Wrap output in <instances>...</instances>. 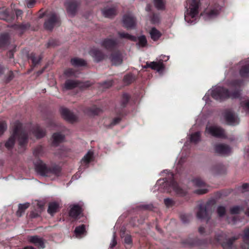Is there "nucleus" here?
<instances>
[{"label": "nucleus", "instance_id": "f257e3e1", "mask_svg": "<svg viewBox=\"0 0 249 249\" xmlns=\"http://www.w3.org/2000/svg\"><path fill=\"white\" fill-rule=\"evenodd\" d=\"M28 134L23 127L22 124L16 122L14 126L13 132L5 143V146L8 149L12 148L15 144L16 139H18L19 145L23 146L27 142Z\"/></svg>", "mask_w": 249, "mask_h": 249}, {"label": "nucleus", "instance_id": "f03ea898", "mask_svg": "<svg viewBox=\"0 0 249 249\" xmlns=\"http://www.w3.org/2000/svg\"><path fill=\"white\" fill-rule=\"evenodd\" d=\"M200 2L196 0H187L184 18L186 21L190 24L196 20L195 18L198 14Z\"/></svg>", "mask_w": 249, "mask_h": 249}, {"label": "nucleus", "instance_id": "7ed1b4c3", "mask_svg": "<svg viewBox=\"0 0 249 249\" xmlns=\"http://www.w3.org/2000/svg\"><path fill=\"white\" fill-rule=\"evenodd\" d=\"M211 95L214 99L222 101L228 98H238L239 97L240 93L238 90L230 93L228 89L223 87H217L212 89Z\"/></svg>", "mask_w": 249, "mask_h": 249}, {"label": "nucleus", "instance_id": "20e7f679", "mask_svg": "<svg viewBox=\"0 0 249 249\" xmlns=\"http://www.w3.org/2000/svg\"><path fill=\"white\" fill-rule=\"evenodd\" d=\"M205 132L216 138H223L226 137L224 130L220 126L215 124L207 125L206 127Z\"/></svg>", "mask_w": 249, "mask_h": 249}, {"label": "nucleus", "instance_id": "39448f33", "mask_svg": "<svg viewBox=\"0 0 249 249\" xmlns=\"http://www.w3.org/2000/svg\"><path fill=\"white\" fill-rule=\"evenodd\" d=\"M91 85V84L89 81L81 82L78 80H67L65 82L64 88L67 90L72 89L77 87L84 89L90 87Z\"/></svg>", "mask_w": 249, "mask_h": 249}, {"label": "nucleus", "instance_id": "423d86ee", "mask_svg": "<svg viewBox=\"0 0 249 249\" xmlns=\"http://www.w3.org/2000/svg\"><path fill=\"white\" fill-rule=\"evenodd\" d=\"M44 25L46 30L52 31L54 26L59 25V18L55 14L52 13L47 16Z\"/></svg>", "mask_w": 249, "mask_h": 249}, {"label": "nucleus", "instance_id": "0eeeda50", "mask_svg": "<svg viewBox=\"0 0 249 249\" xmlns=\"http://www.w3.org/2000/svg\"><path fill=\"white\" fill-rule=\"evenodd\" d=\"M224 116L229 124L234 125L238 124L239 122L238 117L231 110H226L224 112Z\"/></svg>", "mask_w": 249, "mask_h": 249}, {"label": "nucleus", "instance_id": "6e6552de", "mask_svg": "<svg viewBox=\"0 0 249 249\" xmlns=\"http://www.w3.org/2000/svg\"><path fill=\"white\" fill-rule=\"evenodd\" d=\"M123 26L127 29H133L136 25V18L130 15H126L123 18Z\"/></svg>", "mask_w": 249, "mask_h": 249}, {"label": "nucleus", "instance_id": "1a4fd4ad", "mask_svg": "<svg viewBox=\"0 0 249 249\" xmlns=\"http://www.w3.org/2000/svg\"><path fill=\"white\" fill-rule=\"evenodd\" d=\"M70 208L69 216L75 219L79 218L83 212L82 207L78 204H72L70 206Z\"/></svg>", "mask_w": 249, "mask_h": 249}, {"label": "nucleus", "instance_id": "9d476101", "mask_svg": "<svg viewBox=\"0 0 249 249\" xmlns=\"http://www.w3.org/2000/svg\"><path fill=\"white\" fill-rule=\"evenodd\" d=\"M89 54L96 62H99L103 60L106 57L103 52L97 48L91 49L89 52Z\"/></svg>", "mask_w": 249, "mask_h": 249}, {"label": "nucleus", "instance_id": "9b49d317", "mask_svg": "<svg viewBox=\"0 0 249 249\" xmlns=\"http://www.w3.org/2000/svg\"><path fill=\"white\" fill-rule=\"evenodd\" d=\"M196 216L198 219H205L207 221L210 219V216L207 211L206 206L203 204L199 205Z\"/></svg>", "mask_w": 249, "mask_h": 249}, {"label": "nucleus", "instance_id": "f8f14e48", "mask_svg": "<svg viewBox=\"0 0 249 249\" xmlns=\"http://www.w3.org/2000/svg\"><path fill=\"white\" fill-rule=\"evenodd\" d=\"M165 185L169 184L173 190L176 192L177 194L180 196H183L187 193V191L185 189L180 188L178 184L173 179H172L170 182H165Z\"/></svg>", "mask_w": 249, "mask_h": 249}, {"label": "nucleus", "instance_id": "ddd939ff", "mask_svg": "<svg viewBox=\"0 0 249 249\" xmlns=\"http://www.w3.org/2000/svg\"><path fill=\"white\" fill-rule=\"evenodd\" d=\"M214 150L216 153L220 155H228L231 151L229 145L225 144H217L214 146Z\"/></svg>", "mask_w": 249, "mask_h": 249}, {"label": "nucleus", "instance_id": "4468645a", "mask_svg": "<svg viewBox=\"0 0 249 249\" xmlns=\"http://www.w3.org/2000/svg\"><path fill=\"white\" fill-rule=\"evenodd\" d=\"M65 5L68 14L71 16H74L77 10L78 3L76 1H70L66 3Z\"/></svg>", "mask_w": 249, "mask_h": 249}, {"label": "nucleus", "instance_id": "2eb2a0df", "mask_svg": "<svg viewBox=\"0 0 249 249\" xmlns=\"http://www.w3.org/2000/svg\"><path fill=\"white\" fill-rule=\"evenodd\" d=\"M27 239L30 243L34 244L38 248L44 249L45 247L43 239L37 235L29 236Z\"/></svg>", "mask_w": 249, "mask_h": 249}, {"label": "nucleus", "instance_id": "dca6fc26", "mask_svg": "<svg viewBox=\"0 0 249 249\" xmlns=\"http://www.w3.org/2000/svg\"><path fill=\"white\" fill-rule=\"evenodd\" d=\"M61 114L64 119L70 122L73 123L77 120L76 116L67 108H62Z\"/></svg>", "mask_w": 249, "mask_h": 249}, {"label": "nucleus", "instance_id": "f3484780", "mask_svg": "<svg viewBox=\"0 0 249 249\" xmlns=\"http://www.w3.org/2000/svg\"><path fill=\"white\" fill-rule=\"evenodd\" d=\"M61 114L64 119L70 122L73 123L77 120L76 116L67 108H62Z\"/></svg>", "mask_w": 249, "mask_h": 249}, {"label": "nucleus", "instance_id": "a211bd4d", "mask_svg": "<svg viewBox=\"0 0 249 249\" xmlns=\"http://www.w3.org/2000/svg\"><path fill=\"white\" fill-rule=\"evenodd\" d=\"M48 170L46 164L42 161H40L36 164V170L37 173L42 176H48Z\"/></svg>", "mask_w": 249, "mask_h": 249}, {"label": "nucleus", "instance_id": "6ab92c4d", "mask_svg": "<svg viewBox=\"0 0 249 249\" xmlns=\"http://www.w3.org/2000/svg\"><path fill=\"white\" fill-rule=\"evenodd\" d=\"M110 60L112 64L115 66L121 65L123 61L122 55L119 52L112 53Z\"/></svg>", "mask_w": 249, "mask_h": 249}, {"label": "nucleus", "instance_id": "aec40b11", "mask_svg": "<svg viewBox=\"0 0 249 249\" xmlns=\"http://www.w3.org/2000/svg\"><path fill=\"white\" fill-rule=\"evenodd\" d=\"M118 44L116 39L106 38L101 42V46L107 49H112L115 48Z\"/></svg>", "mask_w": 249, "mask_h": 249}, {"label": "nucleus", "instance_id": "412c9836", "mask_svg": "<svg viewBox=\"0 0 249 249\" xmlns=\"http://www.w3.org/2000/svg\"><path fill=\"white\" fill-rule=\"evenodd\" d=\"M64 135L59 133H54L52 136V144L57 146L64 141Z\"/></svg>", "mask_w": 249, "mask_h": 249}, {"label": "nucleus", "instance_id": "4be33fe9", "mask_svg": "<svg viewBox=\"0 0 249 249\" xmlns=\"http://www.w3.org/2000/svg\"><path fill=\"white\" fill-rule=\"evenodd\" d=\"M30 26V24L28 22L20 24H17L13 26L14 29L20 35L23 34V33L27 30L29 29Z\"/></svg>", "mask_w": 249, "mask_h": 249}, {"label": "nucleus", "instance_id": "5701e85b", "mask_svg": "<svg viewBox=\"0 0 249 249\" xmlns=\"http://www.w3.org/2000/svg\"><path fill=\"white\" fill-rule=\"evenodd\" d=\"M103 16L107 18H112L116 15V10L114 8H106L102 10Z\"/></svg>", "mask_w": 249, "mask_h": 249}, {"label": "nucleus", "instance_id": "b1692460", "mask_svg": "<svg viewBox=\"0 0 249 249\" xmlns=\"http://www.w3.org/2000/svg\"><path fill=\"white\" fill-rule=\"evenodd\" d=\"M9 35L7 34L0 35V48H4L10 43Z\"/></svg>", "mask_w": 249, "mask_h": 249}, {"label": "nucleus", "instance_id": "393cba45", "mask_svg": "<svg viewBox=\"0 0 249 249\" xmlns=\"http://www.w3.org/2000/svg\"><path fill=\"white\" fill-rule=\"evenodd\" d=\"M150 67L152 70H156L158 72L161 71L164 69V65L162 61L151 62H150Z\"/></svg>", "mask_w": 249, "mask_h": 249}, {"label": "nucleus", "instance_id": "a878e982", "mask_svg": "<svg viewBox=\"0 0 249 249\" xmlns=\"http://www.w3.org/2000/svg\"><path fill=\"white\" fill-rule=\"evenodd\" d=\"M59 208V206L58 203L56 202H51L49 204L47 211L51 215H53L58 211Z\"/></svg>", "mask_w": 249, "mask_h": 249}, {"label": "nucleus", "instance_id": "bb28decb", "mask_svg": "<svg viewBox=\"0 0 249 249\" xmlns=\"http://www.w3.org/2000/svg\"><path fill=\"white\" fill-rule=\"evenodd\" d=\"M219 14V11L217 9H213L210 10L206 11L204 14H201V15L204 17L205 19H207L208 18H213L218 15Z\"/></svg>", "mask_w": 249, "mask_h": 249}, {"label": "nucleus", "instance_id": "cd10ccee", "mask_svg": "<svg viewBox=\"0 0 249 249\" xmlns=\"http://www.w3.org/2000/svg\"><path fill=\"white\" fill-rule=\"evenodd\" d=\"M32 132L37 139L44 137L46 134L45 131L38 126H36L33 128Z\"/></svg>", "mask_w": 249, "mask_h": 249}, {"label": "nucleus", "instance_id": "c85d7f7f", "mask_svg": "<svg viewBox=\"0 0 249 249\" xmlns=\"http://www.w3.org/2000/svg\"><path fill=\"white\" fill-rule=\"evenodd\" d=\"M150 37L154 41L158 40L161 36V33L156 28H152L149 32Z\"/></svg>", "mask_w": 249, "mask_h": 249}, {"label": "nucleus", "instance_id": "c756f323", "mask_svg": "<svg viewBox=\"0 0 249 249\" xmlns=\"http://www.w3.org/2000/svg\"><path fill=\"white\" fill-rule=\"evenodd\" d=\"M74 232L77 237H81L82 235H86V226L82 224L79 226L76 227L74 230Z\"/></svg>", "mask_w": 249, "mask_h": 249}, {"label": "nucleus", "instance_id": "7c9ffc66", "mask_svg": "<svg viewBox=\"0 0 249 249\" xmlns=\"http://www.w3.org/2000/svg\"><path fill=\"white\" fill-rule=\"evenodd\" d=\"M30 206L29 203H25L24 204H19L18 205V210L16 212V214L18 217L22 216L25 211Z\"/></svg>", "mask_w": 249, "mask_h": 249}, {"label": "nucleus", "instance_id": "2f4dec72", "mask_svg": "<svg viewBox=\"0 0 249 249\" xmlns=\"http://www.w3.org/2000/svg\"><path fill=\"white\" fill-rule=\"evenodd\" d=\"M28 57L32 60L33 67H35L38 64L42 59L40 55L36 56L34 53H31Z\"/></svg>", "mask_w": 249, "mask_h": 249}, {"label": "nucleus", "instance_id": "473e14b6", "mask_svg": "<svg viewBox=\"0 0 249 249\" xmlns=\"http://www.w3.org/2000/svg\"><path fill=\"white\" fill-rule=\"evenodd\" d=\"M155 7L159 10H163L165 8V0H153Z\"/></svg>", "mask_w": 249, "mask_h": 249}, {"label": "nucleus", "instance_id": "72a5a7b5", "mask_svg": "<svg viewBox=\"0 0 249 249\" xmlns=\"http://www.w3.org/2000/svg\"><path fill=\"white\" fill-rule=\"evenodd\" d=\"M239 73L241 77L249 79V64L243 66Z\"/></svg>", "mask_w": 249, "mask_h": 249}, {"label": "nucleus", "instance_id": "f704fd0d", "mask_svg": "<svg viewBox=\"0 0 249 249\" xmlns=\"http://www.w3.org/2000/svg\"><path fill=\"white\" fill-rule=\"evenodd\" d=\"M193 185L196 188H201L206 186V183L199 178H195L192 180Z\"/></svg>", "mask_w": 249, "mask_h": 249}, {"label": "nucleus", "instance_id": "c9c22d12", "mask_svg": "<svg viewBox=\"0 0 249 249\" xmlns=\"http://www.w3.org/2000/svg\"><path fill=\"white\" fill-rule=\"evenodd\" d=\"M60 172L61 169L59 167L55 166L52 168H50L48 170L49 173L47 177H51L52 175L58 176L60 175Z\"/></svg>", "mask_w": 249, "mask_h": 249}, {"label": "nucleus", "instance_id": "e433bc0d", "mask_svg": "<svg viewBox=\"0 0 249 249\" xmlns=\"http://www.w3.org/2000/svg\"><path fill=\"white\" fill-rule=\"evenodd\" d=\"M71 62L73 66H83L86 65V61L80 58H73L71 59Z\"/></svg>", "mask_w": 249, "mask_h": 249}, {"label": "nucleus", "instance_id": "4c0bfd02", "mask_svg": "<svg viewBox=\"0 0 249 249\" xmlns=\"http://www.w3.org/2000/svg\"><path fill=\"white\" fill-rule=\"evenodd\" d=\"M118 35L120 37L122 38H125L133 41H136L137 40V37L136 36L129 35L128 33L124 32H119Z\"/></svg>", "mask_w": 249, "mask_h": 249}, {"label": "nucleus", "instance_id": "58836bf2", "mask_svg": "<svg viewBox=\"0 0 249 249\" xmlns=\"http://www.w3.org/2000/svg\"><path fill=\"white\" fill-rule=\"evenodd\" d=\"M223 169L222 165H217L210 168V171L213 175H216L221 173V170Z\"/></svg>", "mask_w": 249, "mask_h": 249}, {"label": "nucleus", "instance_id": "ea45409f", "mask_svg": "<svg viewBox=\"0 0 249 249\" xmlns=\"http://www.w3.org/2000/svg\"><path fill=\"white\" fill-rule=\"evenodd\" d=\"M93 153L92 152L89 151L82 158V161L88 164L90 161L93 157Z\"/></svg>", "mask_w": 249, "mask_h": 249}, {"label": "nucleus", "instance_id": "a19ab883", "mask_svg": "<svg viewBox=\"0 0 249 249\" xmlns=\"http://www.w3.org/2000/svg\"><path fill=\"white\" fill-rule=\"evenodd\" d=\"M129 98L130 97L127 93H124L123 95L122 99L121 101V106L122 108L125 107L129 101Z\"/></svg>", "mask_w": 249, "mask_h": 249}, {"label": "nucleus", "instance_id": "79ce46f5", "mask_svg": "<svg viewBox=\"0 0 249 249\" xmlns=\"http://www.w3.org/2000/svg\"><path fill=\"white\" fill-rule=\"evenodd\" d=\"M191 141L194 143H196L200 141V133L199 132H196L191 136Z\"/></svg>", "mask_w": 249, "mask_h": 249}, {"label": "nucleus", "instance_id": "37998d69", "mask_svg": "<svg viewBox=\"0 0 249 249\" xmlns=\"http://www.w3.org/2000/svg\"><path fill=\"white\" fill-rule=\"evenodd\" d=\"M242 210V208L238 206H233L231 208L230 211L231 214H238Z\"/></svg>", "mask_w": 249, "mask_h": 249}, {"label": "nucleus", "instance_id": "c03bdc74", "mask_svg": "<svg viewBox=\"0 0 249 249\" xmlns=\"http://www.w3.org/2000/svg\"><path fill=\"white\" fill-rule=\"evenodd\" d=\"M139 45L144 47L147 43V40L144 36H142L138 38Z\"/></svg>", "mask_w": 249, "mask_h": 249}, {"label": "nucleus", "instance_id": "a18cd8bd", "mask_svg": "<svg viewBox=\"0 0 249 249\" xmlns=\"http://www.w3.org/2000/svg\"><path fill=\"white\" fill-rule=\"evenodd\" d=\"M217 212L219 216L221 217L224 216L226 213L225 207L221 206L218 207L217 209Z\"/></svg>", "mask_w": 249, "mask_h": 249}, {"label": "nucleus", "instance_id": "49530a36", "mask_svg": "<svg viewBox=\"0 0 249 249\" xmlns=\"http://www.w3.org/2000/svg\"><path fill=\"white\" fill-rule=\"evenodd\" d=\"M7 129V124L4 122H0V136L2 135Z\"/></svg>", "mask_w": 249, "mask_h": 249}, {"label": "nucleus", "instance_id": "de8ad7c7", "mask_svg": "<svg viewBox=\"0 0 249 249\" xmlns=\"http://www.w3.org/2000/svg\"><path fill=\"white\" fill-rule=\"evenodd\" d=\"M239 237H240V235H238L236 236H234V237H231L230 238H229L227 241V243L229 247H231L233 243L236 240H237L238 239H239Z\"/></svg>", "mask_w": 249, "mask_h": 249}, {"label": "nucleus", "instance_id": "09e8293b", "mask_svg": "<svg viewBox=\"0 0 249 249\" xmlns=\"http://www.w3.org/2000/svg\"><path fill=\"white\" fill-rule=\"evenodd\" d=\"M133 80V76L131 74L125 75L124 78V82L127 84H130Z\"/></svg>", "mask_w": 249, "mask_h": 249}, {"label": "nucleus", "instance_id": "8fccbe9b", "mask_svg": "<svg viewBox=\"0 0 249 249\" xmlns=\"http://www.w3.org/2000/svg\"><path fill=\"white\" fill-rule=\"evenodd\" d=\"M208 189H207L206 188H202L196 190L194 191V193L197 195H203L206 194L208 192Z\"/></svg>", "mask_w": 249, "mask_h": 249}, {"label": "nucleus", "instance_id": "3c124183", "mask_svg": "<svg viewBox=\"0 0 249 249\" xmlns=\"http://www.w3.org/2000/svg\"><path fill=\"white\" fill-rule=\"evenodd\" d=\"M64 74L67 76H71L74 75L75 71L72 69H68L65 71Z\"/></svg>", "mask_w": 249, "mask_h": 249}, {"label": "nucleus", "instance_id": "603ef678", "mask_svg": "<svg viewBox=\"0 0 249 249\" xmlns=\"http://www.w3.org/2000/svg\"><path fill=\"white\" fill-rule=\"evenodd\" d=\"M152 23L155 24L160 21V18L158 15L153 14L151 18Z\"/></svg>", "mask_w": 249, "mask_h": 249}, {"label": "nucleus", "instance_id": "864d4df0", "mask_svg": "<svg viewBox=\"0 0 249 249\" xmlns=\"http://www.w3.org/2000/svg\"><path fill=\"white\" fill-rule=\"evenodd\" d=\"M164 202L165 205L168 207L171 206L173 204V200L169 198H165L164 199Z\"/></svg>", "mask_w": 249, "mask_h": 249}, {"label": "nucleus", "instance_id": "5fc2aeb1", "mask_svg": "<svg viewBox=\"0 0 249 249\" xmlns=\"http://www.w3.org/2000/svg\"><path fill=\"white\" fill-rule=\"evenodd\" d=\"M117 245V241L116 239V235L115 233H114L113 235V238L111 240V242L110 244V247L111 248H114L116 245Z\"/></svg>", "mask_w": 249, "mask_h": 249}, {"label": "nucleus", "instance_id": "6e6d98bb", "mask_svg": "<svg viewBox=\"0 0 249 249\" xmlns=\"http://www.w3.org/2000/svg\"><path fill=\"white\" fill-rule=\"evenodd\" d=\"M121 120V119L120 117L115 118L112 120V121L110 123V125L111 126H113V125H116L117 124H119Z\"/></svg>", "mask_w": 249, "mask_h": 249}, {"label": "nucleus", "instance_id": "4d7b16f0", "mask_svg": "<svg viewBox=\"0 0 249 249\" xmlns=\"http://www.w3.org/2000/svg\"><path fill=\"white\" fill-rule=\"evenodd\" d=\"M243 239L244 241H245L246 240H249V228L245 230Z\"/></svg>", "mask_w": 249, "mask_h": 249}, {"label": "nucleus", "instance_id": "13d9d810", "mask_svg": "<svg viewBox=\"0 0 249 249\" xmlns=\"http://www.w3.org/2000/svg\"><path fill=\"white\" fill-rule=\"evenodd\" d=\"M124 243L126 244L129 245L132 242L131 237L130 235H127L124 237Z\"/></svg>", "mask_w": 249, "mask_h": 249}, {"label": "nucleus", "instance_id": "bf43d9fd", "mask_svg": "<svg viewBox=\"0 0 249 249\" xmlns=\"http://www.w3.org/2000/svg\"><path fill=\"white\" fill-rule=\"evenodd\" d=\"M241 106H242L244 108L246 109L247 110L249 109V100L246 101L245 102H242L241 103Z\"/></svg>", "mask_w": 249, "mask_h": 249}, {"label": "nucleus", "instance_id": "052dcab7", "mask_svg": "<svg viewBox=\"0 0 249 249\" xmlns=\"http://www.w3.org/2000/svg\"><path fill=\"white\" fill-rule=\"evenodd\" d=\"M42 150V148L41 146L38 147L34 151V154L36 156H38Z\"/></svg>", "mask_w": 249, "mask_h": 249}, {"label": "nucleus", "instance_id": "680f3d73", "mask_svg": "<svg viewBox=\"0 0 249 249\" xmlns=\"http://www.w3.org/2000/svg\"><path fill=\"white\" fill-rule=\"evenodd\" d=\"M102 110L99 108H93L91 109V113L93 115H98L101 112Z\"/></svg>", "mask_w": 249, "mask_h": 249}, {"label": "nucleus", "instance_id": "e2e57ef3", "mask_svg": "<svg viewBox=\"0 0 249 249\" xmlns=\"http://www.w3.org/2000/svg\"><path fill=\"white\" fill-rule=\"evenodd\" d=\"M180 218L183 222L185 223L189 220V217L186 214H181Z\"/></svg>", "mask_w": 249, "mask_h": 249}, {"label": "nucleus", "instance_id": "0e129e2a", "mask_svg": "<svg viewBox=\"0 0 249 249\" xmlns=\"http://www.w3.org/2000/svg\"><path fill=\"white\" fill-rule=\"evenodd\" d=\"M14 78V74L12 71H10L8 73V76L6 79V82H9L10 81H11L13 78Z\"/></svg>", "mask_w": 249, "mask_h": 249}, {"label": "nucleus", "instance_id": "69168bd1", "mask_svg": "<svg viewBox=\"0 0 249 249\" xmlns=\"http://www.w3.org/2000/svg\"><path fill=\"white\" fill-rule=\"evenodd\" d=\"M103 85L105 88H108L112 85V82L111 81L105 82L103 83Z\"/></svg>", "mask_w": 249, "mask_h": 249}, {"label": "nucleus", "instance_id": "338daca9", "mask_svg": "<svg viewBox=\"0 0 249 249\" xmlns=\"http://www.w3.org/2000/svg\"><path fill=\"white\" fill-rule=\"evenodd\" d=\"M35 3V0H30L27 2V6L28 8H31L33 6Z\"/></svg>", "mask_w": 249, "mask_h": 249}, {"label": "nucleus", "instance_id": "774afa93", "mask_svg": "<svg viewBox=\"0 0 249 249\" xmlns=\"http://www.w3.org/2000/svg\"><path fill=\"white\" fill-rule=\"evenodd\" d=\"M15 13L17 17L20 16L22 14V11L19 9L16 10Z\"/></svg>", "mask_w": 249, "mask_h": 249}]
</instances>
